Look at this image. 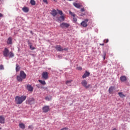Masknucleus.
Masks as SVG:
<instances>
[{
  "instance_id": "obj_1",
  "label": "nucleus",
  "mask_w": 130,
  "mask_h": 130,
  "mask_svg": "<svg viewBox=\"0 0 130 130\" xmlns=\"http://www.w3.org/2000/svg\"><path fill=\"white\" fill-rule=\"evenodd\" d=\"M27 99V96L22 95L21 96H16L15 97V103L16 104H22Z\"/></svg>"
},
{
  "instance_id": "obj_2",
  "label": "nucleus",
  "mask_w": 130,
  "mask_h": 130,
  "mask_svg": "<svg viewBox=\"0 0 130 130\" xmlns=\"http://www.w3.org/2000/svg\"><path fill=\"white\" fill-rule=\"evenodd\" d=\"M26 77H27V75L26 73L23 71L20 72L19 75L17 76V80L18 82H22L23 80L26 79Z\"/></svg>"
},
{
  "instance_id": "obj_3",
  "label": "nucleus",
  "mask_w": 130,
  "mask_h": 130,
  "mask_svg": "<svg viewBox=\"0 0 130 130\" xmlns=\"http://www.w3.org/2000/svg\"><path fill=\"white\" fill-rule=\"evenodd\" d=\"M9 53H10V50H9V49L8 48H5L4 49V50L3 51V55L5 57H8L9 56Z\"/></svg>"
},
{
  "instance_id": "obj_4",
  "label": "nucleus",
  "mask_w": 130,
  "mask_h": 130,
  "mask_svg": "<svg viewBox=\"0 0 130 130\" xmlns=\"http://www.w3.org/2000/svg\"><path fill=\"white\" fill-rule=\"evenodd\" d=\"M27 103L29 105H33L35 104V99H34V98H29L27 100Z\"/></svg>"
},
{
  "instance_id": "obj_5",
  "label": "nucleus",
  "mask_w": 130,
  "mask_h": 130,
  "mask_svg": "<svg viewBox=\"0 0 130 130\" xmlns=\"http://www.w3.org/2000/svg\"><path fill=\"white\" fill-rule=\"evenodd\" d=\"M87 81L86 80H83L81 82V84L82 85V86H83V87H85V88H86V89H88L89 88V87H90L91 85L88 84V85H87Z\"/></svg>"
},
{
  "instance_id": "obj_6",
  "label": "nucleus",
  "mask_w": 130,
  "mask_h": 130,
  "mask_svg": "<svg viewBox=\"0 0 130 130\" xmlns=\"http://www.w3.org/2000/svg\"><path fill=\"white\" fill-rule=\"evenodd\" d=\"M88 22H89V19H86L81 23V26H83V27H87V26H88V24H87Z\"/></svg>"
},
{
  "instance_id": "obj_7",
  "label": "nucleus",
  "mask_w": 130,
  "mask_h": 130,
  "mask_svg": "<svg viewBox=\"0 0 130 130\" xmlns=\"http://www.w3.org/2000/svg\"><path fill=\"white\" fill-rule=\"evenodd\" d=\"M42 77L44 80H47L48 79V73L46 72H44L42 74Z\"/></svg>"
},
{
  "instance_id": "obj_8",
  "label": "nucleus",
  "mask_w": 130,
  "mask_h": 130,
  "mask_svg": "<svg viewBox=\"0 0 130 130\" xmlns=\"http://www.w3.org/2000/svg\"><path fill=\"white\" fill-rule=\"evenodd\" d=\"M60 27L61 28H68L70 27V24L63 22L60 25Z\"/></svg>"
},
{
  "instance_id": "obj_9",
  "label": "nucleus",
  "mask_w": 130,
  "mask_h": 130,
  "mask_svg": "<svg viewBox=\"0 0 130 130\" xmlns=\"http://www.w3.org/2000/svg\"><path fill=\"white\" fill-rule=\"evenodd\" d=\"M43 112H45V113H46V112H48L49 110H50V109L49 108V106H45L42 108Z\"/></svg>"
},
{
  "instance_id": "obj_10",
  "label": "nucleus",
  "mask_w": 130,
  "mask_h": 130,
  "mask_svg": "<svg viewBox=\"0 0 130 130\" xmlns=\"http://www.w3.org/2000/svg\"><path fill=\"white\" fill-rule=\"evenodd\" d=\"M55 48L56 50H57L59 52L63 51L62 47H61L60 45H56L55 47Z\"/></svg>"
},
{
  "instance_id": "obj_11",
  "label": "nucleus",
  "mask_w": 130,
  "mask_h": 130,
  "mask_svg": "<svg viewBox=\"0 0 130 130\" xmlns=\"http://www.w3.org/2000/svg\"><path fill=\"white\" fill-rule=\"evenodd\" d=\"M114 90H115V87H114V86L110 87L108 90L109 94H113Z\"/></svg>"
},
{
  "instance_id": "obj_12",
  "label": "nucleus",
  "mask_w": 130,
  "mask_h": 130,
  "mask_svg": "<svg viewBox=\"0 0 130 130\" xmlns=\"http://www.w3.org/2000/svg\"><path fill=\"white\" fill-rule=\"evenodd\" d=\"M26 89L29 91V92H33L34 88L31 86V85H27L26 87Z\"/></svg>"
},
{
  "instance_id": "obj_13",
  "label": "nucleus",
  "mask_w": 130,
  "mask_h": 130,
  "mask_svg": "<svg viewBox=\"0 0 130 130\" xmlns=\"http://www.w3.org/2000/svg\"><path fill=\"white\" fill-rule=\"evenodd\" d=\"M90 76V72H88L87 71H85V74L82 76L83 79H86L87 77H89Z\"/></svg>"
},
{
  "instance_id": "obj_14",
  "label": "nucleus",
  "mask_w": 130,
  "mask_h": 130,
  "mask_svg": "<svg viewBox=\"0 0 130 130\" xmlns=\"http://www.w3.org/2000/svg\"><path fill=\"white\" fill-rule=\"evenodd\" d=\"M51 14L53 17H55V16L57 15V12H56V10H55V9H53L51 11Z\"/></svg>"
},
{
  "instance_id": "obj_15",
  "label": "nucleus",
  "mask_w": 130,
  "mask_h": 130,
  "mask_svg": "<svg viewBox=\"0 0 130 130\" xmlns=\"http://www.w3.org/2000/svg\"><path fill=\"white\" fill-rule=\"evenodd\" d=\"M7 44H13V39L9 37L7 41Z\"/></svg>"
},
{
  "instance_id": "obj_16",
  "label": "nucleus",
  "mask_w": 130,
  "mask_h": 130,
  "mask_svg": "<svg viewBox=\"0 0 130 130\" xmlns=\"http://www.w3.org/2000/svg\"><path fill=\"white\" fill-rule=\"evenodd\" d=\"M5 117H4V116H0V123H5Z\"/></svg>"
},
{
  "instance_id": "obj_17",
  "label": "nucleus",
  "mask_w": 130,
  "mask_h": 130,
  "mask_svg": "<svg viewBox=\"0 0 130 130\" xmlns=\"http://www.w3.org/2000/svg\"><path fill=\"white\" fill-rule=\"evenodd\" d=\"M120 80L121 82H125V81H126V77H125V76H121Z\"/></svg>"
},
{
  "instance_id": "obj_18",
  "label": "nucleus",
  "mask_w": 130,
  "mask_h": 130,
  "mask_svg": "<svg viewBox=\"0 0 130 130\" xmlns=\"http://www.w3.org/2000/svg\"><path fill=\"white\" fill-rule=\"evenodd\" d=\"M73 6L75 7V8H77V9H80L81 8V5H80L79 3H73Z\"/></svg>"
},
{
  "instance_id": "obj_19",
  "label": "nucleus",
  "mask_w": 130,
  "mask_h": 130,
  "mask_svg": "<svg viewBox=\"0 0 130 130\" xmlns=\"http://www.w3.org/2000/svg\"><path fill=\"white\" fill-rule=\"evenodd\" d=\"M58 21H60V22H62L64 21V16L61 15L60 17L58 18Z\"/></svg>"
},
{
  "instance_id": "obj_20",
  "label": "nucleus",
  "mask_w": 130,
  "mask_h": 130,
  "mask_svg": "<svg viewBox=\"0 0 130 130\" xmlns=\"http://www.w3.org/2000/svg\"><path fill=\"white\" fill-rule=\"evenodd\" d=\"M22 11L24 13H28V12H29V8H28V7H24L22 8Z\"/></svg>"
},
{
  "instance_id": "obj_21",
  "label": "nucleus",
  "mask_w": 130,
  "mask_h": 130,
  "mask_svg": "<svg viewBox=\"0 0 130 130\" xmlns=\"http://www.w3.org/2000/svg\"><path fill=\"white\" fill-rule=\"evenodd\" d=\"M19 127L22 129H25V124L23 123H19Z\"/></svg>"
},
{
  "instance_id": "obj_22",
  "label": "nucleus",
  "mask_w": 130,
  "mask_h": 130,
  "mask_svg": "<svg viewBox=\"0 0 130 130\" xmlns=\"http://www.w3.org/2000/svg\"><path fill=\"white\" fill-rule=\"evenodd\" d=\"M118 95L121 98H124L125 97V95L123 94L122 92H119Z\"/></svg>"
},
{
  "instance_id": "obj_23",
  "label": "nucleus",
  "mask_w": 130,
  "mask_h": 130,
  "mask_svg": "<svg viewBox=\"0 0 130 130\" xmlns=\"http://www.w3.org/2000/svg\"><path fill=\"white\" fill-rule=\"evenodd\" d=\"M20 71V66H19V64H17L16 65V73H18Z\"/></svg>"
},
{
  "instance_id": "obj_24",
  "label": "nucleus",
  "mask_w": 130,
  "mask_h": 130,
  "mask_svg": "<svg viewBox=\"0 0 130 130\" xmlns=\"http://www.w3.org/2000/svg\"><path fill=\"white\" fill-rule=\"evenodd\" d=\"M39 82L42 84V85H46V82L44 80H39Z\"/></svg>"
},
{
  "instance_id": "obj_25",
  "label": "nucleus",
  "mask_w": 130,
  "mask_h": 130,
  "mask_svg": "<svg viewBox=\"0 0 130 130\" xmlns=\"http://www.w3.org/2000/svg\"><path fill=\"white\" fill-rule=\"evenodd\" d=\"M8 55L9 56V57H14V53H13V52H9Z\"/></svg>"
},
{
  "instance_id": "obj_26",
  "label": "nucleus",
  "mask_w": 130,
  "mask_h": 130,
  "mask_svg": "<svg viewBox=\"0 0 130 130\" xmlns=\"http://www.w3.org/2000/svg\"><path fill=\"white\" fill-rule=\"evenodd\" d=\"M30 4L32 6H35L36 2L34 0H30Z\"/></svg>"
},
{
  "instance_id": "obj_27",
  "label": "nucleus",
  "mask_w": 130,
  "mask_h": 130,
  "mask_svg": "<svg viewBox=\"0 0 130 130\" xmlns=\"http://www.w3.org/2000/svg\"><path fill=\"white\" fill-rule=\"evenodd\" d=\"M59 15H60L61 16H62V11L61 10H57Z\"/></svg>"
},
{
  "instance_id": "obj_28",
  "label": "nucleus",
  "mask_w": 130,
  "mask_h": 130,
  "mask_svg": "<svg viewBox=\"0 0 130 130\" xmlns=\"http://www.w3.org/2000/svg\"><path fill=\"white\" fill-rule=\"evenodd\" d=\"M69 14L70 15H71V16H73V17H75V16H76V15L74 13L72 12V11H70Z\"/></svg>"
},
{
  "instance_id": "obj_29",
  "label": "nucleus",
  "mask_w": 130,
  "mask_h": 130,
  "mask_svg": "<svg viewBox=\"0 0 130 130\" xmlns=\"http://www.w3.org/2000/svg\"><path fill=\"white\" fill-rule=\"evenodd\" d=\"M29 47H30V49L31 50H34V49H36L35 47H33V45H30L29 46Z\"/></svg>"
},
{
  "instance_id": "obj_30",
  "label": "nucleus",
  "mask_w": 130,
  "mask_h": 130,
  "mask_svg": "<svg viewBox=\"0 0 130 130\" xmlns=\"http://www.w3.org/2000/svg\"><path fill=\"white\" fill-rule=\"evenodd\" d=\"M5 68H4V65L1 64L0 65V71H1L2 70H4Z\"/></svg>"
},
{
  "instance_id": "obj_31",
  "label": "nucleus",
  "mask_w": 130,
  "mask_h": 130,
  "mask_svg": "<svg viewBox=\"0 0 130 130\" xmlns=\"http://www.w3.org/2000/svg\"><path fill=\"white\" fill-rule=\"evenodd\" d=\"M72 83V80H68L66 81V85H69V84H71Z\"/></svg>"
},
{
  "instance_id": "obj_32",
  "label": "nucleus",
  "mask_w": 130,
  "mask_h": 130,
  "mask_svg": "<svg viewBox=\"0 0 130 130\" xmlns=\"http://www.w3.org/2000/svg\"><path fill=\"white\" fill-rule=\"evenodd\" d=\"M109 42V40H108V39L104 40V42L105 43H108Z\"/></svg>"
},
{
  "instance_id": "obj_33",
  "label": "nucleus",
  "mask_w": 130,
  "mask_h": 130,
  "mask_svg": "<svg viewBox=\"0 0 130 130\" xmlns=\"http://www.w3.org/2000/svg\"><path fill=\"white\" fill-rule=\"evenodd\" d=\"M28 128H29L30 129H33V128H34L33 125L28 126Z\"/></svg>"
},
{
  "instance_id": "obj_34",
  "label": "nucleus",
  "mask_w": 130,
  "mask_h": 130,
  "mask_svg": "<svg viewBox=\"0 0 130 130\" xmlns=\"http://www.w3.org/2000/svg\"><path fill=\"white\" fill-rule=\"evenodd\" d=\"M45 99H46V100L47 101H49V100H50V99H49V97H48V96H46V97L45 98Z\"/></svg>"
},
{
  "instance_id": "obj_35",
  "label": "nucleus",
  "mask_w": 130,
  "mask_h": 130,
  "mask_svg": "<svg viewBox=\"0 0 130 130\" xmlns=\"http://www.w3.org/2000/svg\"><path fill=\"white\" fill-rule=\"evenodd\" d=\"M61 130H70V129L67 127H64V128L61 129Z\"/></svg>"
},
{
  "instance_id": "obj_36",
  "label": "nucleus",
  "mask_w": 130,
  "mask_h": 130,
  "mask_svg": "<svg viewBox=\"0 0 130 130\" xmlns=\"http://www.w3.org/2000/svg\"><path fill=\"white\" fill-rule=\"evenodd\" d=\"M27 43H28V45H29V46L30 45H32V43H31V42L29 41H27Z\"/></svg>"
},
{
  "instance_id": "obj_37",
  "label": "nucleus",
  "mask_w": 130,
  "mask_h": 130,
  "mask_svg": "<svg viewBox=\"0 0 130 130\" xmlns=\"http://www.w3.org/2000/svg\"><path fill=\"white\" fill-rule=\"evenodd\" d=\"M73 20H74V22H77V18H76V17H74L73 18Z\"/></svg>"
},
{
  "instance_id": "obj_38",
  "label": "nucleus",
  "mask_w": 130,
  "mask_h": 130,
  "mask_svg": "<svg viewBox=\"0 0 130 130\" xmlns=\"http://www.w3.org/2000/svg\"><path fill=\"white\" fill-rule=\"evenodd\" d=\"M77 69L79 70V71H82V67H78Z\"/></svg>"
},
{
  "instance_id": "obj_39",
  "label": "nucleus",
  "mask_w": 130,
  "mask_h": 130,
  "mask_svg": "<svg viewBox=\"0 0 130 130\" xmlns=\"http://www.w3.org/2000/svg\"><path fill=\"white\" fill-rule=\"evenodd\" d=\"M64 50L65 51H68L69 50V48H64L63 49V51Z\"/></svg>"
},
{
  "instance_id": "obj_40",
  "label": "nucleus",
  "mask_w": 130,
  "mask_h": 130,
  "mask_svg": "<svg viewBox=\"0 0 130 130\" xmlns=\"http://www.w3.org/2000/svg\"><path fill=\"white\" fill-rule=\"evenodd\" d=\"M81 12H85V8H82L81 9Z\"/></svg>"
},
{
  "instance_id": "obj_41",
  "label": "nucleus",
  "mask_w": 130,
  "mask_h": 130,
  "mask_svg": "<svg viewBox=\"0 0 130 130\" xmlns=\"http://www.w3.org/2000/svg\"><path fill=\"white\" fill-rule=\"evenodd\" d=\"M2 17H4V15H3L2 13H0V18H2Z\"/></svg>"
},
{
  "instance_id": "obj_42",
  "label": "nucleus",
  "mask_w": 130,
  "mask_h": 130,
  "mask_svg": "<svg viewBox=\"0 0 130 130\" xmlns=\"http://www.w3.org/2000/svg\"><path fill=\"white\" fill-rule=\"evenodd\" d=\"M43 2H44L46 4H47V0H43Z\"/></svg>"
},
{
  "instance_id": "obj_43",
  "label": "nucleus",
  "mask_w": 130,
  "mask_h": 130,
  "mask_svg": "<svg viewBox=\"0 0 130 130\" xmlns=\"http://www.w3.org/2000/svg\"><path fill=\"white\" fill-rule=\"evenodd\" d=\"M100 45H101L102 46H104V43L100 44Z\"/></svg>"
},
{
  "instance_id": "obj_44",
  "label": "nucleus",
  "mask_w": 130,
  "mask_h": 130,
  "mask_svg": "<svg viewBox=\"0 0 130 130\" xmlns=\"http://www.w3.org/2000/svg\"><path fill=\"white\" fill-rule=\"evenodd\" d=\"M37 87L38 88H40V87H39V85H37Z\"/></svg>"
},
{
  "instance_id": "obj_45",
  "label": "nucleus",
  "mask_w": 130,
  "mask_h": 130,
  "mask_svg": "<svg viewBox=\"0 0 130 130\" xmlns=\"http://www.w3.org/2000/svg\"><path fill=\"white\" fill-rule=\"evenodd\" d=\"M54 2H56V0H53Z\"/></svg>"
},
{
  "instance_id": "obj_46",
  "label": "nucleus",
  "mask_w": 130,
  "mask_h": 130,
  "mask_svg": "<svg viewBox=\"0 0 130 130\" xmlns=\"http://www.w3.org/2000/svg\"><path fill=\"white\" fill-rule=\"evenodd\" d=\"M1 129H2V127H0V130H1Z\"/></svg>"
},
{
  "instance_id": "obj_47",
  "label": "nucleus",
  "mask_w": 130,
  "mask_h": 130,
  "mask_svg": "<svg viewBox=\"0 0 130 130\" xmlns=\"http://www.w3.org/2000/svg\"><path fill=\"white\" fill-rule=\"evenodd\" d=\"M104 59H105V57H104Z\"/></svg>"
},
{
  "instance_id": "obj_48",
  "label": "nucleus",
  "mask_w": 130,
  "mask_h": 130,
  "mask_svg": "<svg viewBox=\"0 0 130 130\" xmlns=\"http://www.w3.org/2000/svg\"><path fill=\"white\" fill-rule=\"evenodd\" d=\"M30 33H31V34H32V31H30Z\"/></svg>"
}]
</instances>
